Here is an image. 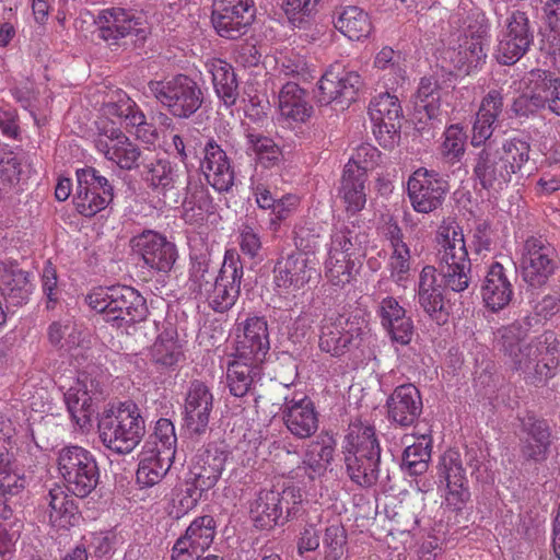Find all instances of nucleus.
I'll return each instance as SVG.
<instances>
[{
  "mask_svg": "<svg viewBox=\"0 0 560 560\" xmlns=\"http://www.w3.org/2000/svg\"><path fill=\"white\" fill-rule=\"evenodd\" d=\"M335 27L351 40H362L372 32V22L366 12L355 5L342 8L334 20Z\"/></svg>",
  "mask_w": 560,
  "mask_h": 560,
  "instance_id": "nucleus-44",
  "label": "nucleus"
},
{
  "mask_svg": "<svg viewBox=\"0 0 560 560\" xmlns=\"http://www.w3.org/2000/svg\"><path fill=\"white\" fill-rule=\"evenodd\" d=\"M448 190L447 183L434 171L416 170L407 183V194L412 209L428 214L439 209Z\"/></svg>",
  "mask_w": 560,
  "mask_h": 560,
  "instance_id": "nucleus-20",
  "label": "nucleus"
},
{
  "mask_svg": "<svg viewBox=\"0 0 560 560\" xmlns=\"http://www.w3.org/2000/svg\"><path fill=\"white\" fill-rule=\"evenodd\" d=\"M347 533L340 523H334L326 527L323 546L326 560H339L346 550Z\"/></svg>",
  "mask_w": 560,
  "mask_h": 560,
  "instance_id": "nucleus-58",
  "label": "nucleus"
},
{
  "mask_svg": "<svg viewBox=\"0 0 560 560\" xmlns=\"http://www.w3.org/2000/svg\"><path fill=\"white\" fill-rule=\"evenodd\" d=\"M260 365L254 364L252 360H244L242 358H235L232 361L226 371V380L230 388V393L235 397L245 396L255 380L260 374Z\"/></svg>",
  "mask_w": 560,
  "mask_h": 560,
  "instance_id": "nucleus-47",
  "label": "nucleus"
},
{
  "mask_svg": "<svg viewBox=\"0 0 560 560\" xmlns=\"http://www.w3.org/2000/svg\"><path fill=\"white\" fill-rule=\"evenodd\" d=\"M436 259L444 284L454 292L470 283L471 262L463 229L454 221L443 222L436 232Z\"/></svg>",
  "mask_w": 560,
  "mask_h": 560,
  "instance_id": "nucleus-4",
  "label": "nucleus"
},
{
  "mask_svg": "<svg viewBox=\"0 0 560 560\" xmlns=\"http://www.w3.org/2000/svg\"><path fill=\"white\" fill-rule=\"evenodd\" d=\"M335 448L336 441L332 436H317L307 445L301 465L294 470L295 477L303 474L311 481L323 477L334 460Z\"/></svg>",
  "mask_w": 560,
  "mask_h": 560,
  "instance_id": "nucleus-30",
  "label": "nucleus"
},
{
  "mask_svg": "<svg viewBox=\"0 0 560 560\" xmlns=\"http://www.w3.org/2000/svg\"><path fill=\"white\" fill-rule=\"evenodd\" d=\"M246 144L247 151L253 152L258 162L265 167H270L280 160L281 151L279 147L268 137L248 131L246 133Z\"/></svg>",
  "mask_w": 560,
  "mask_h": 560,
  "instance_id": "nucleus-55",
  "label": "nucleus"
},
{
  "mask_svg": "<svg viewBox=\"0 0 560 560\" xmlns=\"http://www.w3.org/2000/svg\"><path fill=\"white\" fill-rule=\"evenodd\" d=\"M495 347L504 363L529 384L552 378L560 364V342L552 331L528 339V329L513 323L495 331Z\"/></svg>",
  "mask_w": 560,
  "mask_h": 560,
  "instance_id": "nucleus-1",
  "label": "nucleus"
},
{
  "mask_svg": "<svg viewBox=\"0 0 560 560\" xmlns=\"http://www.w3.org/2000/svg\"><path fill=\"white\" fill-rule=\"evenodd\" d=\"M243 334L237 336L236 355L261 364L270 349L268 324L264 317H249L243 324Z\"/></svg>",
  "mask_w": 560,
  "mask_h": 560,
  "instance_id": "nucleus-26",
  "label": "nucleus"
},
{
  "mask_svg": "<svg viewBox=\"0 0 560 560\" xmlns=\"http://www.w3.org/2000/svg\"><path fill=\"white\" fill-rule=\"evenodd\" d=\"M207 71L211 74L217 96L225 107H232L238 98V81L234 68L220 58H209L205 62Z\"/></svg>",
  "mask_w": 560,
  "mask_h": 560,
  "instance_id": "nucleus-35",
  "label": "nucleus"
},
{
  "mask_svg": "<svg viewBox=\"0 0 560 560\" xmlns=\"http://www.w3.org/2000/svg\"><path fill=\"white\" fill-rule=\"evenodd\" d=\"M213 407V395L201 381L190 382L185 398V421L189 430L203 433L208 427L210 412Z\"/></svg>",
  "mask_w": 560,
  "mask_h": 560,
  "instance_id": "nucleus-27",
  "label": "nucleus"
},
{
  "mask_svg": "<svg viewBox=\"0 0 560 560\" xmlns=\"http://www.w3.org/2000/svg\"><path fill=\"white\" fill-rule=\"evenodd\" d=\"M540 80L538 84L545 85L542 97L546 98V106L557 116H560V79L551 72L540 69Z\"/></svg>",
  "mask_w": 560,
  "mask_h": 560,
  "instance_id": "nucleus-64",
  "label": "nucleus"
},
{
  "mask_svg": "<svg viewBox=\"0 0 560 560\" xmlns=\"http://www.w3.org/2000/svg\"><path fill=\"white\" fill-rule=\"evenodd\" d=\"M346 474L360 488H371L380 477L381 456L343 454Z\"/></svg>",
  "mask_w": 560,
  "mask_h": 560,
  "instance_id": "nucleus-42",
  "label": "nucleus"
},
{
  "mask_svg": "<svg viewBox=\"0 0 560 560\" xmlns=\"http://www.w3.org/2000/svg\"><path fill=\"white\" fill-rule=\"evenodd\" d=\"M301 205V198L295 194H285L277 199L271 211L272 218L270 224L277 231L280 223L292 217Z\"/></svg>",
  "mask_w": 560,
  "mask_h": 560,
  "instance_id": "nucleus-63",
  "label": "nucleus"
},
{
  "mask_svg": "<svg viewBox=\"0 0 560 560\" xmlns=\"http://www.w3.org/2000/svg\"><path fill=\"white\" fill-rule=\"evenodd\" d=\"M153 436L155 439V447L153 450L167 456L175 455L177 438L175 427L171 420L165 418L159 419L154 427Z\"/></svg>",
  "mask_w": 560,
  "mask_h": 560,
  "instance_id": "nucleus-61",
  "label": "nucleus"
},
{
  "mask_svg": "<svg viewBox=\"0 0 560 560\" xmlns=\"http://www.w3.org/2000/svg\"><path fill=\"white\" fill-rule=\"evenodd\" d=\"M184 219L189 223L203 221L213 212V200L208 188L200 179L189 178L183 200Z\"/></svg>",
  "mask_w": 560,
  "mask_h": 560,
  "instance_id": "nucleus-38",
  "label": "nucleus"
},
{
  "mask_svg": "<svg viewBox=\"0 0 560 560\" xmlns=\"http://www.w3.org/2000/svg\"><path fill=\"white\" fill-rule=\"evenodd\" d=\"M387 236L392 246V254L388 260L390 278L397 284L402 285L409 278L411 267L410 249L404 242V236L398 225H390Z\"/></svg>",
  "mask_w": 560,
  "mask_h": 560,
  "instance_id": "nucleus-40",
  "label": "nucleus"
},
{
  "mask_svg": "<svg viewBox=\"0 0 560 560\" xmlns=\"http://www.w3.org/2000/svg\"><path fill=\"white\" fill-rule=\"evenodd\" d=\"M243 276L244 268L238 253L226 249L218 275L210 270V261L205 257L192 261L190 289L205 298L213 311L223 313L237 301Z\"/></svg>",
  "mask_w": 560,
  "mask_h": 560,
  "instance_id": "nucleus-2",
  "label": "nucleus"
},
{
  "mask_svg": "<svg viewBox=\"0 0 560 560\" xmlns=\"http://www.w3.org/2000/svg\"><path fill=\"white\" fill-rule=\"evenodd\" d=\"M486 34V28L482 26L476 30L469 26L467 32L458 38L457 47L445 51V59H448L453 67L464 74L478 70L487 58Z\"/></svg>",
  "mask_w": 560,
  "mask_h": 560,
  "instance_id": "nucleus-23",
  "label": "nucleus"
},
{
  "mask_svg": "<svg viewBox=\"0 0 560 560\" xmlns=\"http://www.w3.org/2000/svg\"><path fill=\"white\" fill-rule=\"evenodd\" d=\"M255 13L253 0H214L211 22L221 37L236 39L246 33Z\"/></svg>",
  "mask_w": 560,
  "mask_h": 560,
  "instance_id": "nucleus-19",
  "label": "nucleus"
},
{
  "mask_svg": "<svg viewBox=\"0 0 560 560\" xmlns=\"http://www.w3.org/2000/svg\"><path fill=\"white\" fill-rule=\"evenodd\" d=\"M530 144L520 138H509L495 145L490 141L477 154L474 174L486 189L502 190L528 162Z\"/></svg>",
  "mask_w": 560,
  "mask_h": 560,
  "instance_id": "nucleus-3",
  "label": "nucleus"
},
{
  "mask_svg": "<svg viewBox=\"0 0 560 560\" xmlns=\"http://www.w3.org/2000/svg\"><path fill=\"white\" fill-rule=\"evenodd\" d=\"M148 90L171 115L178 118H189L201 107L203 101L201 89L186 74L151 80Z\"/></svg>",
  "mask_w": 560,
  "mask_h": 560,
  "instance_id": "nucleus-10",
  "label": "nucleus"
},
{
  "mask_svg": "<svg viewBox=\"0 0 560 560\" xmlns=\"http://www.w3.org/2000/svg\"><path fill=\"white\" fill-rule=\"evenodd\" d=\"M406 446L402 453V465L410 475H421L428 469V463L431 457L432 439L428 432L406 434L402 440Z\"/></svg>",
  "mask_w": 560,
  "mask_h": 560,
  "instance_id": "nucleus-37",
  "label": "nucleus"
},
{
  "mask_svg": "<svg viewBox=\"0 0 560 560\" xmlns=\"http://www.w3.org/2000/svg\"><path fill=\"white\" fill-rule=\"evenodd\" d=\"M94 23L100 38L110 44H117L127 36L144 37L145 34L142 19L122 8L101 10Z\"/></svg>",
  "mask_w": 560,
  "mask_h": 560,
  "instance_id": "nucleus-22",
  "label": "nucleus"
},
{
  "mask_svg": "<svg viewBox=\"0 0 560 560\" xmlns=\"http://www.w3.org/2000/svg\"><path fill=\"white\" fill-rule=\"evenodd\" d=\"M143 179L156 194L167 197L173 194L179 197L178 187L182 184L179 170L168 160L160 159L145 165ZM178 198L175 199V202Z\"/></svg>",
  "mask_w": 560,
  "mask_h": 560,
  "instance_id": "nucleus-34",
  "label": "nucleus"
},
{
  "mask_svg": "<svg viewBox=\"0 0 560 560\" xmlns=\"http://www.w3.org/2000/svg\"><path fill=\"white\" fill-rule=\"evenodd\" d=\"M418 303L425 314L439 325L445 324L448 319V311L438 282L436 268L424 266L419 275Z\"/></svg>",
  "mask_w": 560,
  "mask_h": 560,
  "instance_id": "nucleus-28",
  "label": "nucleus"
},
{
  "mask_svg": "<svg viewBox=\"0 0 560 560\" xmlns=\"http://www.w3.org/2000/svg\"><path fill=\"white\" fill-rule=\"evenodd\" d=\"M217 524L211 515L196 517L183 535L191 545L205 552L215 536Z\"/></svg>",
  "mask_w": 560,
  "mask_h": 560,
  "instance_id": "nucleus-53",
  "label": "nucleus"
},
{
  "mask_svg": "<svg viewBox=\"0 0 560 560\" xmlns=\"http://www.w3.org/2000/svg\"><path fill=\"white\" fill-rule=\"evenodd\" d=\"M533 43L534 30L528 14L522 10H513L498 34L495 58L501 65H514L529 50Z\"/></svg>",
  "mask_w": 560,
  "mask_h": 560,
  "instance_id": "nucleus-13",
  "label": "nucleus"
},
{
  "mask_svg": "<svg viewBox=\"0 0 560 560\" xmlns=\"http://www.w3.org/2000/svg\"><path fill=\"white\" fill-rule=\"evenodd\" d=\"M420 390L413 384L397 386L387 399L388 419L400 427H410L422 413Z\"/></svg>",
  "mask_w": 560,
  "mask_h": 560,
  "instance_id": "nucleus-29",
  "label": "nucleus"
},
{
  "mask_svg": "<svg viewBox=\"0 0 560 560\" xmlns=\"http://www.w3.org/2000/svg\"><path fill=\"white\" fill-rule=\"evenodd\" d=\"M49 521L57 528H69L79 523L80 514L74 500L61 486L51 488L47 495Z\"/></svg>",
  "mask_w": 560,
  "mask_h": 560,
  "instance_id": "nucleus-39",
  "label": "nucleus"
},
{
  "mask_svg": "<svg viewBox=\"0 0 560 560\" xmlns=\"http://www.w3.org/2000/svg\"><path fill=\"white\" fill-rule=\"evenodd\" d=\"M296 250L280 256L272 269V283L279 293L294 294L303 290L317 275L315 252L319 247L318 235L295 237Z\"/></svg>",
  "mask_w": 560,
  "mask_h": 560,
  "instance_id": "nucleus-7",
  "label": "nucleus"
},
{
  "mask_svg": "<svg viewBox=\"0 0 560 560\" xmlns=\"http://www.w3.org/2000/svg\"><path fill=\"white\" fill-rule=\"evenodd\" d=\"M24 485L25 479L16 468L12 455L5 448H0V493L18 494Z\"/></svg>",
  "mask_w": 560,
  "mask_h": 560,
  "instance_id": "nucleus-54",
  "label": "nucleus"
},
{
  "mask_svg": "<svg viewBox=\"0 0 560 560\" xmlns=\"http://www.w3.org/2000/svg\"><path fill=\"white\" fill-rule=\"evenodd\" d=\"M438 477L441 482H464L468 481L466 470L463 467L462 456L458 451L450 448L439 459Z\"/></svg>",
  "mask_w": 560,
  "mask_h": 560,
  "instance_id": "nucleus-56",
  "label": "nucleus"
},
{
  "mask_svg": "<svg viewBox=\"0 0 560 560\" xmlns=\"http://www.w3.org/2000/svg\"><path fill=\"white\" fill-rule=\"evenodd\" d=\"M174 456H167L155 450H144L140 455L137 469V482L141 487L158 485L168 471Z\"/></svg>",
  "mask_w": 560,
  "mask_h": 560,
  "instance_id": "nucleus-43",
  "label": "nucleus"
},
{
  "mask_svg": "<svg viewBox=\"0 0 560 560\" xmlns=\"http://www.w3.org/2000/svg\"><path fill=\"white\" fill-rule=\"evenodd\" d=\"M361 243L360 233L353 222L337 221L334 224L328 255L324 262V275L334 285L343 288L354 279V246Z\"/></svg>",
  "mask_w": 560,
  "mask_h": 560,
  "instance_id": "nucleus-8",
  "label": "nucleus"
},
{
  "mask_svg": "<svg viewBox=\"0 0 560 560\" xmlns=\"http://www.w3.org/2000/svg\"><path fill=\"white\" fill-rule=\"evenodd\" d=\"M481 293L486 306L493 312L504 308L511 302L513 287L500 262L490 266Z\"/></svg>",
  "mask_w": 560,
  "mask_h": 560,
  "instance_id": "nucleus-33",
  "label": "nucleus"
},
{
  "mask_svg": "<svg viewBox=\"0 0 560 560\" xmlns=\"http://www.w3.org/2000/svg\"><path fill=\"white\" fill-rule=\"evenodd\" d=\"M373 133L381 147L393 149L400 140L402 109L397 96L382 93L374 97L369 107Z\"/></svg>",
  "mask_w": 560,
  "mask_h": 560,
  "instance_id": "nucleus-16",
  "label": "nucleus"
},
{
  "mask_svg": "<svg viewBox=\"0 0 560 560\" xmlns=\"http://www.w3.org/2000/svg\"><path fill=\"white\" fill-rule=\"evenodd\" d=\"M279 72L284 77L295 78L302 81L313 79L314 68L299 54L290 52L278 60Z\"/></svg>",
  "mask_w": 560,
  "mask_h": 560,
  "instance_id": "nucleus-60",
  "label": "nucleus"
},
{
  "mask_svg": "<svg viewBox=\"0 0 560 560\" xmlns=\"http://www.w3.org/2000/svg\"><path fill=\"white\" fill-rule=\"evenodd\" d=\"M351 167V165H345L339 194L343 201L346 212L350 215H354L365 207V183L368 176H363L362 171L358 170H354L357 174L353 173Z\"/></svg>",
  "mask_w": 560,
  "mask_h": 560,
  "instance_id": "nucleus-41",
  "label": "nucleus"
},
{
  "mask_svg": "<svg viewBox=\"0 0 560 560\" xmlns=\"http://www.w3.org/2000/svg\"><path fill=\"white\" fill-rule=\"evenodd\" d=\"M32 288L26 271L13 266L0 268V289L15 305L27 301Z\"/></svg>",
  "mask_w": 560,
  "mask_h": 560,
  "instance_id": "nucleus-48",
  "label": "nucleus"
},
{
  "mask_svg": "<svg viewBox=\"0 0 560 560\" xmlns=\"http://www.w3.org/2000/svg\"><path fill=\"white\" fill-rule=\"evenodd\" d=\"M228 454L218 447H208L197 455L189 476L197 481L201 490L213 489L225 469Z\"/></svg>",
  "mask_w": 560,
  "mask_h": 560,
  "instance_id": "nucleus-32",
  "label": "nucleus"
},
{
  "mask_svg": "<svg viewBox=\"0 0 560 560\" xmlns=\"http://www.w3.org/2000/svg\"><path fill=\"white\" fill-rule=\"evenodd\" d=\"M373 67L378 70H388L394 74L395 82L404 80L406 74L401 54L389 46L383 47L374 57Z\"/></svg>",
  "mask_w": 560,
  "mask_h": 560,
  "instance_id": "nucleus-62",
  "label": "nucleus"
},
{
  "mask_svg": "<svg viewBox=\"0 0 560 560\" xmlns=\"http://www.w3.org/2000/svg\"><path fill=\"white\" fill-rule=\"evenodd\" d=\"M361 83V75L357 71L347 70L341 63L335 62L318 81L317 101L320 105L332 102L349 103L354 100Z\"/></svg>",
  "mask_w": 560,
  "mask_h": 560,
  "instance_id": "nucleus-21",
  "label": "nucleus"
},
{
  "mask_svg": "<svg viewBox=\"0 0 560 560\" xmlns=\"http://www.w3.org/2000/svg\"><path fill=\"white\" fill-rule=\"evenodd\" d=\"M417 105L422 107L429 118L438 115L440 109V89L435 80L422 78L417 91Z\"/></svg>",
  "mask_w": 560,
  "mask_h": 560,
  "instance_id": "nucleus-59",
  "label": "nucleus"
},
{
  "mask_svg": "<svg viewBox=\"0 0 560 560\" xmlns=\"http://www.w3.org/2000/svg\"><path fill=\"white\" fill-rule=\"evenodd\" d=\"M319 415L313 400L307 396L285 398L282 419L288 431L298 439H307L316 433Z\"/></svg>",
  "mask_w": 560,
  "mask_h": 560,
  "instance_id": "nucleus-25",
  "label": "nucleus"
},
{
  "mask_svg": "<svg viewBox=\"0 0 560 560\" xmlns=\"http://www.w3.org/2000/svg\"><path fill=\"white\" fill-rule=\"evenodd\" d=\"M281 115L298 122H304L311 117L313 107L306 100V94L294 82L285 83L279 94Z\"/></svg>",
  "mask_w": 560,
  "mask_h": 560,
  "instance_id": "nucleus-46",
  "label": "nucleus"
},
{
  "mask_svg": "<svg viewBox=\"0 0 560 560\" xmlns=\"http://www.w3.org/2000/svg\"><path fill=\"white\" fill-rule=\"evenodd\" d=\"M65 401L72 421L82 431L89 430L92 427L95 407L85 386L80 383L71 386L65 394Z\"/></svg>",
  "mask_w": 560,
  "mask_h": 560,
  "instance_id": "nucleus-45",
  "label": "nucleus"
},
{
  "mask_svg": "<svg viewBox=\"0 0 560 560\" xmlns=\"http://www.w3.org/2000/svg\"><path fill=\"white\" fill-rule=\"evenodd\" d=\"M47 337L52 347L65 351L75 348L81 341V332L70 317L52 322L48 326Z\"/></svg>",
  "mask_w": 560,
  "mask_h": 560,
  "instance_id": "nucleus-52",
  "label": "nucleus"
},
{
  "mask_svg": "<svg viewBox=\"0 0 560 560\" xmlns=\"http://www.w3.org/2000/svg\"><path fill=\"white\" fill-rule=\"evenodd\" d=\"M97 427L104 446L117 454L131 453L145 433L144 419L132 400L121 401L104 411Z\"/></svg>",
  "mask_w": 560,
  "mask_h": 560,
  "instance_id": "nucleus-5",
  "label": "nucleus"
},
{
  "mask_svg": "<svg viewBox=\"0 0 560 560\" xmlns=\"http://www.w3.org/2000/svg\"><path fill=\"white\" fill-rule=\"evenodd\" d=\"M467 135L460 124L445 128L439 151L443 161L450 165L458 163L466 151Z\"/></svg>",
  "mask_w": 560,
  "mask_h": 560,
  "instance_id": "nucleus-51",
  "label": "nucleus"
},
{
  "mask_svg": "<svg viewBox=\"0 0 560 560\" xmlns=\"http://www.w3.org/2000/svg\"><path fill=\"white\" fill-rule=\"evenodd\" d=\"M522 429L526 433L522 447L523 455L535 462L545 460L551 444V431L547 421L527 413L522 419Z\"/></svg>",
  "mask_w": 560,
  "mask_h": 560,
  "instance_id": "nucleus-31",
  "label": "nucleus"
},
{
  "mask_svg": "<svg viewBox=\"0 0 560 560\" xmlns=\"http://www.w3.org/2000/svg\"><path fill=\"white\" fill-rule=\"evenodd\" d=\"M540 69H534L527 77V93L515 98L512 109L517 116L527 117L546 107V98L542 97L544 86L539 85Z\"/></svg>",
  "mask_w": 560,
  "mask_h": 560,
  "instance_id": "nucleus-49",
  "label": "nucleus"
},
{
  "mask_svg": "<svg viewBox=\"0 0 560 560\" xmlns=\"http://www.w3.org/2000/svg\"><path fill=\"white\" fill-rule=\"evenodd\" d=\"M94 147L106 160L121 170L131 171L139 166L140 148L122 132L115 121H97Z\"/></svg>",
  "mask_w": 560,
  "mask_h": 560,
  "instance_id": "nucleus-14",
  "label": "nucleus"
},
{
  "mask_svg": "<svg viewBox=\"0 0 560 560\" xmlns=\"http://www.w3.org/2000/svg\"><path fill=\"white\" fill-rule=\"evenodd\" d=\"M366 327L368 322L359 310L326 315L319 326V349L331 357H341L357 345Z\"/></svg>",
  "mask_w": 560,
  "mask_h": 560,
  "instance_id": "nucleus-11",
  "label": "nucleus"
},
{
  "mask_svg": "<svg viewBox=\"0 0 560 560\" xmlns=\"http://www.w3.org/2000/svg\"><path fill=\"white\" fill-rule=\"evenodd\" d=\"M77 191L73 203L84 217H93L113 200V187L108 179L93 167L77 171Z\"/></svg>",
  "mask_w": 560,
  "mask_h": 560,
  "instance_id": "nucleus-18",
  "label": "nucleus"
},
{
  "mask_svg": "<svg viewBox=\"0 0 560 560\" xmlns=\"http://www.w3.org/2000/svg\"><path fill=\"white\" fill-rule=\"evenodd\" d=\"M184 358L177 340L160 336L151 348V360L163 368H174Z\"/></svg>",
  "mask_w": 560,
  "mask_h": 560,
  "instance_id": "nucleus-57",
  "label": "nucleus"
},
{
  "mask_svg": "<svg viewBox=\"0 0 560 560\" xmlns=\"http://www.w3.org/2000/svg\"><path fill=\"white\" fill-rule=\"evenodd\" d=\"M302 502L303 494L294 486L285 487L281 491L260 490L250 510L255 526L260 529H271L284 524L299 514Z\"/></svg>",
  "mask_w": 560,
  "mask_h": 560,
  "instance_id": "nucleus-12",
  "label": "nucleus"
},
{
  "mask_svg": "<svg viewBox=\"0 0 560 560\" xmlns=\"http://www.w3.org/2000/svg\"><path fill=\"white\" fill-rule=\"evenodd\" d=\"M85 302L106 323L118 328L144 319L148 312L144 298L128 285L93 288L86 294Z\"/></svg>",
  "mask_w": 560,
  "mask_h": 560,
  "instance_id": "nucleus-6",
  "label": "nucleus"
},
{
  "mask_svg": "<svg viewBox=\"0 0 560 560\" xmlns=\"http://www.w3.org/2000/svg\"><path fill=\"white\" fill-rule=\"evenodd\" d=\"M131 254L142 266L156 272H168L177 259L175 244L153 230H144L130 240Z\"/></svg>",
  "mask_w": 560,
  "mask_h": 560,
  "instance_id": "nucleus-15",
  "label": "nucleus"
},
{
  "mask_svg": "<svg viewBox=\"0 0 560 560\" xmlns=\"http://www.w3.org/2000/svg\"><path fill=\"white\" fill-rule=\"evenodd\" d=\"M556 248L542 236H529L522 246L521 267L525 282L540 287L553 275Z\"/></svg>",
  "mask_w": 560,
  "mask_h": 560,
  "instance_id": "nucleus-17",
  "label": "nucleus"
},
{
  "mask_svg": "<svg viewBox=\"0 0 560 560\" xmlns=\"http://www.w3.org/2000/svg\"><path fill=\"white\" fill-rule=\"evenodd\" d=\"M199 167L208 184L217 191L225 192L233 187L235 176L232 162L214 139L206 142Z\"/></svg>",
  "mask_w": 560,
  "mask_h": 560,
  "instance_id": "nucleus-24",
  "label": "nucleus"
},
{
  "mask_svg": "<svg viewBox=\"0 0 560 560\" xmlns=\"http://www.w3.org/2000/svg\"><path fill=\"white\" fill-rule=\"evenodd\" d=\"M56 463L66 489L75 497L85 498L96 488L100 469L89 450L79 445L65 446L58 452Z\"/></svg>",
  "mask_w": 560,
  "mask_h": 560,
  "instance_id": "nucleus-9",
  "label": "nucleus"
},
{
  "mask_svg": "<svg viewBox=\"0 0 560 560\" xmlns=\"http://www.w3.org/2000/svg\"><path fill=\"white\" fill-rule=\"evenodd\" d=\"M103 115L105 118L100 120L113 121L110 118H118L129 125H139L143 118V112L125 92L116 93V100L109 101L103 106Z\"/></svg>",
  "mask_w": 560,
  "mask_h": 560,
  "instance_id": "nucleus-50",
  "label": "nucleus"
},
{
  "mask_svg": "<svg viewBox=\"0 0 560 560\" xmlns=\"http://www.w3.org/2000/svg\"><path fill=\"white\" fill-rule=\"evenodd\" d=\"M343 454L381 456V445L374 425L360 420L349 424L342 446Z\"/></svg>",
  "mask_w": 560,
  "mask_h": 560,
  "instance_id": "nucleus-36",
  "label": "nucleus"
}]
</instances>
